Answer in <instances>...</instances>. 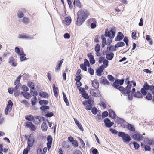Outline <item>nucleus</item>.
Listing matches in <instances>:
<instances>
[{
    "label": "nucleus",
    "mask_w": 154,
    "mask_h": 154,
    "mask_svg": "<svg viewBox=\"0 0 154 154\" xmlns=\"http://www.w3.org/2000/svg\"><path fill=\"white\" fill-rule=\"evenodd\" d=\"M80 68L83 70L86 71L87 70L86 66L82 63H81L80 65Z\"/></svg>",
    "instance_id": "680f3d73"
},
{
    "label": "nucleus",
    "mask_w": 154,
    "mask_h": 154,
    "mask_svg": "<svg viewBox=\"0 0 154 154\" xmlns=\"http://www.w3.org/2000/svg\"><path fill=\"white\" fill-rule=\"evenodd\" d=\"M107 79L109 81L112 82H114L115 80V77L111 75H107Z\"/></svg>",
    "instance_id": "09e8293b"
},
{
    "label": "nucleus",
    "mask_w": 154,
    "mask_h": 154,
    "mask_svg": "<svg viewBox=\"0 0 154 154\" xmlns=\"http://www.w3.org/2000/svg\"><path fill=\"white\" fill-rule=\"evenodd\" d=\"M29 19L27 17H24L22 19V21L24 23H28L29 21Z\"/></svg>",
    "instance_id": "69168bd1"
},
{
    "label": "nucleus",
    "mask_w": 154,
    "mask_h": 154,
    "mask_svg": "<svg viewBox=\"0 0 154 154\" xmlns=\"http://www.w3.org/2000/svg\"><path fill=\"white\" fill-rule=\"evenodd\" d=\"M40 105L42 106H46L47 105L48 103V101L45 100H42L39 101V102Z\"/></svg>",
    "instance_id": "7c9ffc66"
},
{
    "label": "nucleus",
    "mask_w": 154,
    "mask_h": 154,
    "mask_svg": "<svg viewBox=\"0 0 154 154\" xmlns=\"http://www.w3.org/2000/svg\"><path fill=\"white\" fill-rule=\"evenodd\" d=\"M134 93H130V94H128V100L129 101H131L133 99V94H134ZM126 95V94H125Z\"/></svg>",
    "instance_id": "e2e57ef3"
},
{
    "label": "nucleus",
    "mask_w": 154,
    "mask_h": 154,
    "mask_svg": "<svg viewBox=\"0 0 154 154\" xmlns=\"http://www.w3.org/2000/svg\"><path fill=\"white\" fill-rule=\"evenodd\" d=\"M62 94L63 97V99L64 102L65 103L66 105L67 106H69V104L68 99L66 96L65 93L64 92H62Z\"/></svg>",
    "instance_id": "c756f323"
},
{
    "label": "nucleus",
    "mask_w": 154,
    "mask_h": 154,
    "mask_svg": "<svg viewBox=\"0 0 154 154\" xmlns=\"http://www.w3.org/2000/svg\"><path fill=\"white\" fill-rule=\"evenodd\" d=\"M24 97L26 99H29L31 97V95L30 93L27 92H26L24 95H23Z\"/></svg>",
    "instance_id": "4c0bfd02"
},
{
    "label": "nucleus",
    "mask_w": 154,
    "mask_h": 154,
    "mask_svg": "<svg viewBox=\"0 0 154 154\" xmlns=\"http://www.w3.org/2000/svg\"><path fill=\"white\" fill-rule=\"evenodd\" d=\"M82 75L80 74L79 75H76L75 76L76 78L75 79V81L76 82H79L82 79Z\"/></svg>",
    "instance_id": "3c124183"
},
{
    "label": "nucleus",
    "mask_w": 154,
    "mask_h": 154,
    "mask_svg": "<svg viewBox=\"0 0 154 154\" xmlns=\"http://www.w3.org/2000/svg\"><path fill=\"white\" fill-rule=\"evenodd\" d=\"M13 105V103L12 101L10 100H9L4 111L5 115H7L8 112H10L11 111Z\"/></svg>",
    "instance_id": "0eeeda50"
},
{
    "label": "nucleus",
    "mask_w": 154,
    "mask_h": 154,
    "mask_svg": "<svg viewBox=\"0 0 154 154\" xmlns=\"http://www.w3.org/2000/svg\"><path fill=\"white\" fill-rule=\"evenodd\" d=\"M85 20L79 17L78 14H77V20L76 24L78 26H81L85 21Z\"/></svg>",
    "instance_id": "f8f14e48"
},
{
    "label": "nucleus",
    "mask_w": 154,
    "mask_h": 154,
    "mask_svg": "<svg viewBox=\"0 0 154 154\" xmlns=\"http://www.w3.org/2000/svg\"><path fill=\"white\" fill-rule=\"evenodd\" d=\"M119 137L122 138L123 142L125 143H129L131 140L130 135L123 132H122Z\"/></svg>",
    "instance_id": "423d86ee"
},
{
    "label": "nucleus",
    "mask_w": 154,
    "mask_h": 154,
    "mask_svg": "<svg viewBox=\"0 0 154 154\" xmlns=\"http://www.w3.org/2000/svg\"><path fill=\"white\" fill-rule=\"evenodd\" d=\"M82 97L84 99L87 100L88 98L89 95H88V94L87 93H86V92H85V93H83L82 94Z\"/></svg>",
    "instance_id": "864d4df0"
},
{
    "label": "nucleus",
    "mask_w": 154,
    "mask_h": 154,
    "mask_svg": "<svg viewBox=\"0 0 154 154\" xmlns=\"http://www.w3.org/2000/svg\"><path fill=\"white\" fill-rule=\"evenodd\" d=\"M142 94L139 91H137L136 93L135 92V97L137 98H142L143 97Z\"/></svg>",
    "instance_id": "13d9d810"
},
{
    "label": "nucleus",
    "mask_w": 154,
    "mask_h": 154,
    "mask_svg": "<svg viewBox=\"0 0 154 154\" xmlns=\"http://www.w3.org/2000/svg\"><path fill=\"white\" fill-rule=\"evenodd\" d=\"M72 144L74 147H76L78 146L79 143L76 140H74Z\"/></svg>",
    "instance_id": "338daca9"
},
{
    "label": "nucleus",
    "mask_w": 154,
    "mask_h": 154,
    "mask_svg": "<svg viewBox=\"0 0 154 154\" xmlns=\"http://www.w3.org/2000/svg\"><path fill=\"white\" fill-rule=\"evenodd\" d=\"M144 137L141 134L138 133L135 131V140L140 141L143 139Z\"/></svg>",
    "instance_id": "4be33fe9"
},
{
    "label": "nucleus",
    "mask_w": 154,
    "mask_h": 154,
    "mask_svg": "<svg viewBox=\"0 0 154 154\" xmlns=\"http://www.w3.org/2000/svg\"><path fill=\"white\" fill-rule=\"evenodd\" d=\"M14 96L16 97H18L20 94V91L17 89H14Z\"/></svg>",
    "instance_id": "37998d69"
},
{
    "label": "nucleus",
    "mask_w": 154,
    "mask_h": 154,
    "mask_svg": "<svg viewBox=\"0 0 154 154\" xmlns=\"http://www.w3.org/2000/svg\"><path fill=\"white\" fill-rule=\"evenodd\" d=\"M92 87L96 89H97L99 87V83L96 79H94L92 83Z\"/></svg>",
    "instance_id": "393cba45"
},
{
    "label": "nucleus",
    "mask_w": 154,
    "mask_h": 154,
    "mask_svg": "<svg viewBox=\"0 0 154 154\" xmlns=\"http://www.w3.org/2000/svg\"><path fill=\"white\" fill-rule=\"evenodd\" d=\"M88 24H90V27L91 29H94L97 27V22L96 20L94 18H90L88 21Z\"/></svg>",
    "instance_id": "1a4fd4ad"
},
{
    "label": "nucleus",
    "mask_w": 154,
    "mask_h": 154,
    "mask_svg": "<svg viewBox=\"0 0 154 154\" xmlns=\"http://www.w3.org/2000/svg\"><path fill=\"white\" fill-rule=\"evenodd\" d=\"M104 68L103 67V65H101L96 70L100 72V73L97 72V75L98 76H101L102 75V73L103 72Z\"/></svg>",
    "instance_id": "bb28decb"
},
{
    "label": "nucleus",
    "mask_w": 154,
    "mask_h": 154,
    "mask_svg": "<svg viewBox=\"0 0 154 154\" xmlns=\"http://www.w3.org/2000/svg\"><path fill=\"white\" fill-rule=\"evenodd\" d=\"M30 146H31L29 145L28 146V147H27L26 148H25L23 151V154H28L31 150Z\"/></svg>",
    "instance_id": "f704fd0d"
},
{
    "label": "nucleus",
    "mask_w": 154,
    "mask_h": 154,
    "mask_svg": "<svg viewBox=\"0 0 154 154\" xmlns=\"http://www.w3.org/2000/svg\"><path fill=\"white\" fill-rule=\"evenodd\" d=\"M63 60L64 59H62L58 61V63L56 65L55 67V71L56 72H57L60 70Z\"/></svg>",
    "instance_id": "aec40b11"
},
{
    "label": "nucleus",
    "mask_w": 154,
    "mask_h": 154,
    "mask_svg": "<svg viewBox=\"0 0 154 154\" xmlns=\"http://www.w3.org/2000/svg\"><path fill=\"white\" fill-rule=\"evenodd\" d=\"M72 19L70 16H68L66 17L64 20H63L62 23H63L65 24L67 26H69L71 23Z\"/></svg>",
    "instance_id": "2eb2a0df"
},
{
    "label": "nucleus",
    "mask_w": 154,
    "mask_h": 154,
    "mask_svg": "<svg viewBox=\"0 0 154 154\" xmlns=\"http://www.w3.org/2000/svg\"><path fill=\"white\" fill-rule=\"evenodd\" d=\"M109 115V113L107 111H105L102 113V118H104L107 117Z\"/></svg>",
    "instance_id": "8fccbe9b"
},
{
    "label": "nucleus",
    "mask_w": 154,
    "mask_h": 154,
    "mask_svg": "<svg viewBox=\"0 0 154 154\" xmlns=\"http://www.w3.org/2000/svg\"><path fill=\"white\" fill-rule=\"evenodd\" d=\"M100 84L108 85L110 84V82L104 76H102L100 79Z\"/></svg>",
    "instance_id": "ddd939ff"
},
{
    "label": "nucleus",
    "mask_w": 154,
    "mask_h": 154,
    "mask_svg": "<svg viewBox=\"0 0 154 154\" xmlns=\"http://www.w3.org/2000/svg\"><path fill=\"white\" fill-rule=\"evenodd\" d=\"M124 35L122 32H118L117 35L115 38L116 41H119L122 40L124 38Z\"/></svg>",
    "instance_id": "f3484780"
},
{
    "label": "nucleus",
    "mask_w": 154,
    "mask_h": 154,
    "mask_svg": "<svg viewBox=\"0 0 154 154\" xmlns=\"http://www.w3.org/2000/svg\"><path fill=\"white\" fill-rule=\"evenodd\" d=\"M125 45V43L119 41L117 44L115 45L116 48L119 47H122Z\"/></svg>",
    "instance_id": "c9c22d12"
},
{
    "label": "nucleus",
    "mask_w": 154,
    "mask_h": 154,
    "mask_svg": "<svg viewBox=\"0 0 154 154\" xmlns=\"http://www.w3.org/2000/svg\"><path fill=\"white\" fill-rule=\"evenodd\" d=\"M104 60L103 61V64L102 65H103V67L104 68H106L108 66L109 61L108 60H106V59H104Z\"/></svg>",
    "instance_id": "49530a36"
},
{
    "label": "nucleus",
    "mask_w": 154,
    "mask_h": 154,
    "mask_svg": "<svg viewBox=\"0 0 154 154\" xmlns=\"http://www.w3.org/2000/svg\"><path fill=\"white\" fill-rule=\"evenodd\" d=\"M77 14H78V15L82 17V18L85 20L88 16L89 13H88L87 10L85 11L82 10L79 11L77 12Z\"/></svg>",
    "instance_id": "6e6552de"
},
{
    "label": "nucleus",
    "mask_w": 154,
    "mask_h": 154,
    "mask_svg": "<svg viewBox=\"0 0 154 154\" xmlns=\"http://www.w3.org/2000/svg\"><path fill=\"white\" fill-rule=\"evenodd\" d=\"M73 4L74 7L77 6L80 8H82L81 3L79 0H74Z\"/></svg>",
    "instance_id": "cd10ccee"
},
{
    "label": "nucleus",
    "mask_w": 154,
    "mask_h": 154,
    "mask_svg": "<svg viewBox=\"0 0 154 154\" xmlns=\"http://www.w3.org/2000/svg\"><path fill=\"white\" fill-rule=\"evenodd\" d=\"M114 57V54L113 52H108L106 54V58L108 60H112Z\"/></svg>",
    "instance_id": "a211bd4d"
},
{
    "label": "nucleus",
    "mask_w": 154,
    "mask_h": 154,
    "mask_svg": "<svg viewBox=\"0 0 154 154\" xmlns=\"http://www.w3.org/2000/svg\"><path fill=\"white\" fill-rule=\"evenodd\" d=\"M40 109L41 111V114L42 116L45 114V113H46V112L48 111H47V109H46V108L45 106H41L40 107Z\"/></svg>",
    "instance_id": "72a5a7b5"
},
{
    "label": "nucleus",
    "mask_w": 154,
    "mask_h": 154,
    "mask_svg": "<svg viewBox=\"0 0 154 154\" xmlns=\"http://www.w3.org/2000/svg\"><path fill=\"white\" fill-rule=\"evenodd\" d=\"M33 139L35 140V138H34V137L33 136V134L31 133L29 135L28 137V143H29V141H30V140L31 141H32V140H33Z\"/></svg>",
    "instance_id": "6e6d98bb"
},
{
    "label": "nucleus",
    "mask_w": 154,
    "mask_h": 154,
    "mask_svg": "<svg viewBox=\"0 0 154 154\" xmlns=\"http://www.w3.org/2000/svg\"><path fill=\"white\" fill-rule=\"evenodd\" d=\"M54 114L52 112H50L49 111L46 112L45 114L43 115V116H45L46 118H50L54 116Z\"/></svg>",
    "instance_id": "2f4dec72"
},
{
    "label": "nucleus",
    "mask_w": 154,
    "mask_h": 154,
    "mask_svg": "<svg viewBox=\"0 0 154 154\" xmlns=\"http://www.w3.org/2000/svg\"><path fill=\"white\" fill-rule=\"evenodd\" d=\"M92 96H94V97H100L101 96V94L100 93V92L97 93L96 92H94V93H93V94H92Z\"/></svg>",
    "instance_id": "774afa93"
},
{
    "label": "nucleus",
    "mask_w": 154,
    "mask_h": 154,
    "mask_svg": "<svg viewBox=\"0 0 154 154\" xmlns=\"http://www.w3.org/2000/svg\"><path fill=\"white\" fill-rule=\"evenodd\" d=\"M38 101V99L36 97H34L31 100V104L32 106L35 105L36 104V103Z\"/></svg>",
    "instance_id": "a19ab883"
},
{
    "label": "nucleus",
    "mask_w": 154,
    "mask_h": 154,
    "mask_svg": "<svg viewBox=\"0 0 154 154\" xmlns=\"http://www.w3.org/2000/svg\"><path fill=\"white\" fill-rule=\"evenodd\" d=\"M145 141L146 143L149 145H153L154 144V141L152 140H149V139H145Z\"/></svg>",
    "instance_id": "ea45409f"
},
{
    "label": "nucleus",
    "mask_w": 154,
    "mask_h": 154,
    "mask_svg": "<svg viewBox=\"0 0 154 154\" xmlns=\"http://www.w3.org/2000/svg\"><path fill=\"white\" fill-rule=\"evenodd\" d=\"M117 50V48L116 45H110L107 48V51H114Z\"/></svg>",
    "instance_id": "c85d7f7f"
},
{
    "label": "nucleus",
    "mask_w": 154,
    "mask_h": 154,
    "mask_svg": "<svg viewBox=\"0 0 154 154\" xmlns=\"http://www.w3.org/2000/svg\"><path fill=\"white\" fill-rule=\"evenodd\" d=\"M32 117H33V116L32 115H28L25 116V119L26 120L30 122L31 120V118Z\"/></svg>",
    "instance_id": "4d7b16f0"
},
{
    "label": "nucleus",
    "mask_w": 154,
    "mask_h": 154,
    "mask_svg": "<svg viewBox=\"0 0 154 154\" xmlns=\"http://www.w3.org/2000/svg\"><path fill=\"white\" fill-rule=\"evenodd\" d=\"M100 46L99 44L97 43V44L95 47L94 48V50L95 51H100Z\"/></svg>",
    "instance_id": "603ef678"
},
{
    "label": "nucleus",
    "mask_w": 154,
    "mask_h": 154,
    "mask_svg": "<svg viewBox=\"0 0 154 154\" xmlns=\"http://www.w3.org/2000/svg\"><path fill=\"white\" fill-rule=\"evenodd\" d=\"M92 95H89L88 100H85L83 101L82 104L85 106V108L87 110H90L92 108L93 105L94 104V98Z\"/></svg>",
    "instance_id": "f03ea898"
},
{
    "label": "nucleus",
    "mask_w": 154,
    "mask_h": 154,
    "mask_svg": "<svg viewBox=\"0 0 154 154\" xmlns=\"http://www.w3.org/2000/svg\"><path fill=\"white\" fill-rule=\"evenodd\" d=\"M116 28L115 27H113L110 28L109 30L108 29H106L104 34L105 37H109L111 39L113 38L115 35Z\"/></svg>",
    "instance_id": "7ed1b4c3"
},
{
    "label": "nucleus",
    "mask_w": 154,
    "mask_h": 154,
    "mask_svg": "<svg viewBox=\"0 0 154 154\" xmlns=\"http://www.w3.org/2000/svg\"><path fill=\"white\" fill-rule=\"evenodd\" d=\"M90 152H91L93 154H99L98 150L94 147H92L90 150Z\"/></svg>",
    "instance_id": "e433bc0d"
},
{
    "label": "nucleus",
    "mask_w": 154,
    "mask_h": 154,
    "mask_svg": "<svg viewBox=\"0 0 154 154\" xmlns=\"http://www.w3.org/2000/svg\"><path fill=\"white\" fill-rule=\"evenodd\" d=\"M17 16L18 17L20 18H22L24 16V13H23L21 11L19 10L17 13Z\"/></svg>",
    "instance_id": "5fc2aeb1"
},
{
    "label": "nucleus",
    "mask_w": 154,
    "mask_h": 154,
    "mask_svg": "<svg viewBox=\"0 0 154 154\" xmlns=\"http://www.w3.org/2000/svg\"><path fill=\"white\" fill-rule=\"evenodd\" d=\"M127 86L125 87V88L123 86V88H122L121 92L122 94H129L130 93H135V88H133L132 90V91H131L132 87V84H129L127 85Z\"/></svg>",
    "instance_id": "20e7f679"
},
{
    "label": "nucleus",
    "mask_w": 154,
    "mask_h": 154,
    "mask_svg": "<svg viewBox=\"0 0 154 154\" xmlns=\"http://www.w3.org/2000/svg\"><path fill=\"white\" fill-rule=\"evenodd\" d=\"M115 121L118 125L120 124V126L124 129L126 128L131 131H135V127L134 125L128 123L122 118L118 117L116 120H115Z\"/></svg>",
    "instance_id": "f257e3e1"
},
{
    "label": "nucleus",
    "mask_w": 154,
    "mask_h": 154,
    "mask_svg": "<svg viewBox=\"0 0 154 154\" xmlns=\"http://www.w3.org/2000/svg\"><path fill=\"white\" fill-rule=\"evenodd\" d=\"M91 110L92 113L94 115H96L98 112L97 109L95 107L92 108Z\"/></svg>",
    "instance_id": "de8ad7c7"
},
{
    "label": "nucleus",
    "mask_w": 154,
    "mask_h": 154,
    "mask_svg": "<svg viewBox=\"0 0 154 154\" xmlns=\"http://www.w3.org/2000/svg\"><path fill=\"white\" fill-rule=\"evenodd\" d=\"M67 3L69 5V8L70 9H72L73 8V5L72 2L71 0H66Z\"/></svg>",
    "instance_id": "052dcab7"
},
{
    "label": "nucleus",
    "mask_w": 154,
    "mask_h": 154,
    "mask_svg": "<svg viewBox=\"0 0 154 154\" xmlns=\"http://www.w3.org/2000/svg\"><path fill=\"white\" fill-rule=\"evenodd\" d=\"M42 146L40 144L39 147L37 149V154H42Z\"/></svg>",
    "instance_id": "58836bf2"
},
{
    "label": "nucleus",
    "mask_w": 154,
    "mask_h": 154,
    "mask_svg": "<svg viewBox=\"0 0 154 154\" xmlns=\"http://www.w3.org/2000/svg\"><path fill=\"white\" fill-rule=\"evenodd\" d=\"M21 87L22 90L24 92H27L29 91V88L25 85H23Z\"/></svg>",
    "instance_id": "c03bdc74"
},
{
    "label": "nucleus",
    "mask_w": 154,
    "mask_h": 154,
    "mask_svg": "<svg viewBox=\"0 0 154 154\" xmlns=\"http://www.w3.org/2000/svg\"><path fill=\"white\" fill-rule=\"evenodd\" d=\"M39 95L40 97L45 99H48L50 96L48 93L45 91H40Z\"/></svg>",
    "instance_id": "6ab92c4d"
},
{
    "label": "nucleus",
    "mask_w": 154,
    "mask_h": 154,
    "mask_svg": "<svg viewBox=\"0 0 154 154\" xmlns=\"http://www.w3.org/2000/svg\"><path fill=\"white\" fill-rule=\"evenodd\" d=\"M117 80L116 79L115 81L113 83L112 86L115 88L121 91L122 88H123V86L119 85L118 82H117Z\"/></svg>",
    "instance_id": "4468645a"
},
{
    "label": "nucleus",
    "mask_w": 154,
    "mask_h": 154,
    "mask_svg": "<svg viewBox=\"0 0 154 154\" xmlns=\"http://www.w3.org/2000/svg\"><path fill=\"white\" fill-rule=\"evenodd\" d=\"M105 126L107 128H110V119L108 118H106L104 119Z\"/></svg>",
    "instance_id": "a878e982"
},
{
    "label": "nucleus",
    "mask_w": 154,
    "mask_h": 154,
    "mask_svg": "<svg viewBox=\"0 0 154 154\" xmlns=\"http://www.w3.org/2000/svg\"><path fill=\"white\" fill-rule=\"evenodd\" d=\"M74 120L75 122L78 126V128L80 130H81L82 131H84V129L81 123L79 122V121L76 119L75 118H74Z\"/></svg>",
    "instance_id": "412c9836"
},
{
    "label": "nucleus",
    "mask_w": 154,
    "mask_h": 154,
    "mask_svg": "<svg viewBox=\"0 0 154 154\" xmlns=\"http://www.w3.org/2000/svg\"><path fill=\"white\" fill-rule=\"evenodd\" d=\"M145 96V98L148 100H151L152 98V95L149 93H147L146 95Z\"/></svg>",
    "instance_id": "79ce46f5"
},
{
    "label": "nucleus",
    "mask_w": 154,
    "mask_h": 154,
    "mask_svg": "<svg viewBox=\"0 0 154 154\" xmlns=\"http://www.w3.org/2000/svg\"><path fill=\"white\" fill-rule=\"evenodd\" d=\"M41 128L42 130L44 132L46 131L47 130L48 126L45 122H44L41 125Z\"/></svg>",
    "instance_id": "473e14b6"
},
{
    "label": "nucleus",
    "mask_w": 154,
    "mask_h": 154,
    "mask_svg": "<svg viewBox=\"0 0 154 154\" xmlns=\"http://www.w3.org/2000/svg\"><path fill=\"white\" fill-rule=\"evenodd\" d=\"M91 52H89L87 54V56L89 59V62L91 65H93L95 63V60L94 59V56L92 55Z\"/></svg>",
    "instance_id": "9b49d317"
},
{
    "label": "nucleus",
    "mask_w": 154,
    "mask_h": 154,
    "mask_svg": "<svg viewBox=\"0 0 154 154\" xmlns=\"http://www.w3.org/2000/svg\"><path fill=\"white\" fill-rule=\"evenodd\" d=\"M53 139L52 136L51 135H48L47 137V143H52Z\"/></svg>",
    "instance_id": "a18cd8bd"
},
{
    "label": "nucleus",
    "mask_w": 154,
    "mask_h": 154,
    "mask_svg": "<svg viewBox=\"0 0 154 154\" xmlns=\"http://www.w3.org/2000/svg\"><path fill=\"white\" fill-rule=\"evenodd\" d=\"M88 72L91 75H93L94 73V69L91 67H89L88 68Z\"/></svg>",
    "instance_id": "0e129e2a"
},
{
    "label": "nucleus",
    "mask_w": 154,
    "mask_h": 154,
    "mask_svg": "<svg viewBox=\"0 0 154 154\" xmlns=\"http://www.w3.org/2000/svg\"><path fill=\"white\" fill-rule=\"evenodd\" d=\"M53 90L54 94L55 96L57 98L58 96V88L57 87H56V85L55 84H53L52 85Z\"/></svg>",
    "instance_id": "b1692460"
},
{
    "label": "nucleus",
    "mask_w": 154,
    "mask_h": 154,
    "mask_svg": "<svg viewBox=\"0 0 154 154\" xmlns=\"http://www.w3.org/2000/svg\"><path fill=\"white\" fill-rule=\"evenodd\" d=\"M128 133L130 136L134 140H135V131H130Z\"/></svg>",
    "instance_id": "bf43d9fd"
},
{
    "label": "nucleus",
    "mask_w": 154,
    "mask_h": 154,
    "mask_svg": "<svg viewBox=\"0 0 154 154\" xmlns=\"http://www.w3.org/2000/svg\"><path fill=\"white\" fill-rule=\"evenodd\" d=\"M153 86V85H149L147 82H145L143 85V88H142L140 90L142 94L144 96H145L147 94V91L149 90L151 91H152V88Z\"/></svg>",
    "instance_id": "39448f33"
},
{
    "label": "nucleus",
    "mask_w": 154,
    "mask_h": 154,
    "mask_svg": "<svg viewBox=\"0 0 154 154\" xmlns=\"http://www.w3.org/2000/svg\"><path fill=\"white\" fill-rule=\"evenodd\" d=\"M18 38L20 39H29L32 40L33 39V37H31L27 35L26 34L24 33L21 34L19 35Z\"/></svg>",
    "instance_id": "dca6fc26"
},
{
    "label": "nucleus",
    "mask_w": 154,
    "mask_h": 154,
    "mask_svg": "<svg viewBox=\"0 0 154 154\" xmlns=\"http://www.w3.org/2000/svg\"><path fill=\"white\" fill-rule=\"evenodd\" d=\"M25 127L26 128H29L31 131H35L36 129V128L35 125L31 122H26V124Z\"/></svg>",
    "instance_id": "9d476101"
},
{
    "label": "nucleus",
    "mask_w": 154,
    "mask_h": 154,
    "mask_svg": "<svg viewBox=\"0 0 154 154\" xmlns=\"http://www.w3.org/2000/svg\"><path fill=\"white\" fill-rule=\"evenodd\" d=\"M109 131L113 134L117 135L119 137L122 131H118L112 128H110Z\"/></svg>",
    "instance_id": "5701e85b"
}]
</instances>
